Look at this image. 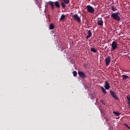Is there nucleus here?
<instances>
[{"label":"nucleus","instance_id":"nucleus-1","mask_svg":"<svg viewBox=\"0 0 130 130\" xmlns=\"http://www.w3.org/2000/svg\"><path fill=\"white\" fill-rule=\"evenodd\" d=\"M111 17V18H113L114 20H116V21H119L121 20L119 16V12H116L112 14Z\"/></svg>","mask_w":130,"mask_h":130},{"label":"nucleus","instance_id":"nucleus-2","mask_svg":"<svg viewBox=\"0 0 130 130\" xmlns=\"http://www.w3.org/2000/svg\"><path fill=\"white\" fill-rule=\"evenodd\" d=\"M86 9L87 12L90 13V14H94V13H95V9L90 5H87Z\"/></svg>","mask_w":130,"mask_h":130},{"label":"nucleus","instance_id":"nucleus-3","mask_svg":"<svg viewBox=\"0 0 130 130\" xmlns=\"http://www.w3.org/2000/svg\"><path fill=\"white\" fill-rule=\"evenodd\" d=\"M73 18L74 20V21H77L78 22V23H81V18L79 17V15L78 14H75L73 16Z\"/></svg>","mask_w":130,"mask_h":130},{"label":"nucleus","instance_id":"nucleus-4","mask_svg":"<svg viewBox=\"0 0 130 130\" xmlns=\"http://www.w3.org/2000/svg\"><path fill=\"white\" fill-rule=\"evenodd\" d=\"M105 61L106 66H109V64H110V62H111V57H110V56H108L105 58Z\"/></svg>","mask_w":130,"mask_h":130},{"label":"nucleus","instance_id":"nucleus-5","mask_svg":"<svg viewBox=\"0 0 130 130\" xmlns=\"http://www.w3.org/2000/svg\"><path fill=\"white\" fill-rule=\"evenodd\" d=\"M78 75L82 79H85L87 77V75H85V73L82 71H78Z\"/></svg>","mask_w":130,"mask_h":130},{"label":"nucleus","instance_id":"nucleus-6","mask_svg":"<svg viewBox=\"0 0 130 130\" xmlns=\"http://www.w3.org/2000/svg\"><path fill=\"white\" fill-rule=\"evenodd\" d=\"M97 21L99 26H103V20L102 18H98Z\"/></svg>","mask_w":130,"mask_h":130},{"label":"nucleus","instance_id":"nucleus-7","mask_svg":"<svg viewBox=\"0 0 130 130\" xmlns=\"http://www.w3.org/2000/svg\"><path fill=\"white\" fill-rule=\"evenodd\" d=\"M111 46L113 50L116 49L117 48V43H116V42L113 41L112 43Z\"/></svg>","mask_w":130,"mask_h":130},{"label":"nucleus","instance_id":"nucleus-8","mask_svg":"<svg viewBox=\"0 0 130 130\" xmlns=\"http://www.w3.org/2000/svg\"><path fill=\"white\" fill-rule=\"evenodd\" d=\"M105 88L106 90H109V89H110V84L107 81L105 82Z\"/></svg>","mask_w":130,"mask_h":130},{"label":"nucleus","instance_id":"nucleus-9","mask_svg":"<svg viewBox=\"0 0 130 130\" xmlns=\"http://www.w3.org/2000/svg\"><path fill=\"white\" fill-rule=\"evenodd\" d=\"M110 94L113 98H114L115 99H116V100H118V98H117V96H116V94L115 93V92L114 91L111 90Z\"/></svg>","mask_w":130,"mask_h":130},{"label":"nucleus","instance_id":"nucleus-10","mask_svg":"<svg viewBox=\"0 0 130 130\" xmlns=\"http://www.w3.org/2000/svg\"><path fill=\"white\" fill-rule=\"evenodd\" d=\"M88 35L86 37L87 39H89L91 36H92V32H91V30L88 31L87 33Z\"/></svg>","mask_w":130,"mask_h":130},{"label":"nucleus","instance_id":"nucleus-11","mask_svg":"<svg viewBox=\"0 0 130 130\" xmlns=\"http://www.w3.org/2000/svg\"><path fill=\"white\" fill-rule=\"evenodd\" d=\"M49 4L52 7V10H53L54 9V4H53V2L50 1L49 2Z\"/></svg>","mask_w":130,"mask_h":130},{"label":"nucleus","instance_id":"nucleus-12","mask_svg":"<svg viewBox=\"0 0 130 130\" xmlns=\"http://www.w3.org/2000/svg\"><path fill=\"white\" fill-rule=\"evenodd\" d=\"M122 78H123V80H127L128 79V76L125 75H122Z\"/></svg>","mask_w":130,"mask_h":130},{"label":"nucleus","instance_id":"nucleus-13","mask_svg":"<svg viewBox=\"0 0 130 130\" xmlns=\"http://www.w3.org/2000/svg\"><path fill=\"white\" fill-rule=\"evenodd\" d=\"M54 4L55 7H56L57 8H60V5H59V3L58 2H54Z\"/></svg>","mask_w":130,"mask_h":130},{"label":"nucleus","instance_id":"nucleus-14","mask_svg":"<svg viewBox=\"0 0 130 130\" xmlns=\"http://www.w3.org/2000/svg\"><path fill=\"white\" fill-rule=\"evenodd\" d=\"M50 30H53V29H54V24L51 23L50 24Z\"/></svg>","mask_w":130,"mask_h":130},{"label":"nucleus","instance_id":"nucleus-15","mask_svg":"<svg viewBox=\"0 0 130 130\" xmlns=\"http://www.w3.org/2000/svg\"><path fill=\"white\" fill-rule=\"evenodd\" d=\"M66 19V15L62 14L60 18V21H63Z\"/></svg>","mask_w":130,"mask_h":130},{"label":"nucleus","instance_id":"nucleus-16","mask_svg":"<svg viewBox=\"0 0 130 130\" xmlns=\"http://www.w3.org/2000/svg\"><path fill=\"white\" fill-rule=\"evenodd\" d=\"M102 90H103V93H104V94H107V91H106V89L103 88V87H102Z\"/></svg>","mask_w":130,"mask_h":130},{"label":"nucleus","instance_id":"nucleus-17","mask_svg":"<svg viewBox=\"0 0 130 130\" xmlns=\"http://www.w3.org/2000/svg\"><path fill=\"white\" fill-rule=\"evenodd\" d=\"M111 10H113V12H116V11H117L116 8H115L114 6H111Z\"/></svg>","mask_w":130,"mask_h":130},{"label":"nucleus","instance_id":"nucleus-18","mask_svg":"<svg viewBox=\"0 0 130 130\" xmlns=\"http://www.w3.org/2000/svg\"><path fill=\"white\" fill-rule=\"evenodd\" d=\"M91 51H92V52H97V50H96V49H95L94 48H91L90 49Z\"/></svg>","mask_w":130,"mask_h":130},{"label":"nucleus","instance_id":"nucleus-19","mask_svg":"<svg viewBox=\"0 0 130 130\" xmlns=\"http://www.w3.org/2000/svg\"><path fill=\"white\" fill-rule=\"evenodd\" d=\"M113 113L116 115V116H119L120 115V113L117 112H113Z\"/></svg>","mask_w":130,"mask_h":130},{"label":"nucleus","instance_id":"nucleus-20","mask_svg":"<svg viewBox=\"0 0 130 130\" xmlns=\"http://www.w3.org/2000/svg\"><path fill=\"white\" fill-rule=\"evenodd\" d=\"M61 7H62V8H63V9H64V8H66V7H67V5H66V4H64V3H61Z\"/></svg>","mask_w":130,"mask_h":130},{"label":"nucleus","instance_id":"nucleus-21","mask_svg":"<svg viewBox=\"0 0 130 130\" xmlns=\"http://www.w3.org/2000/svg\"><path fill=\"white\" fill-rule=\"evenodd\" d=\"M73 75H74V77H77V71H73Z\"/></svg>","mask_w":130,"mask_h":130},{"label":"nucleus","instance_id":"nucleus-22","mask_svg":"<svg viewBox=\"0 0 130 130\" xmlns=\"http://www.w3.org/2000/svg\"><path fill=\"white\" fill-rule=\"evenodd\" d=\"M64 3L65 4H66V5H68V4H69V3H70V1L69 0H63Z\"/></svg>","mask_w":130,"mask_h":130},{"label":"nucleus","instance_id":"nucleus-23","mask_svg":"<svg viewBox=\"0 0 130 130\" xmlns=\"http://www.w3.org/2000/svg\"><path fill=\"white\" fill-rule=\"evenodd\" d=\"M59 50H61V51H63V50H64V47H62L60 48V49H59Z\"/></svg>","mask_w":130,"mask_h":130},{"label":"nucleus","instance_id":"nucleus-24","mask_svg":"<svg viewBox=\"0 0 130 130\" xmlns=\"http://www.w3.org/2000/svg\"><path fill=\"white\" fill-rule=\"evenodd\" d=\"M101 103H103L104 105H105V103H104V101L103 100H101L100 101Z\"/></svg>","mask_w":130,"mask_h":130},{"label":"nucleus","instance_id":"nucleus-25","mask_svg":"<svg viewBox=\"0 0 130 130\" xmlns=\"http://www.w3.org/2000/svg\"><path fill=\"white\" fill-rule=\"evenodd\" d=\"M125 124V126H127V127H128V128H130V127H128V125H127V124Z\"/></svg>","mask_w":130,"mask_h":130}]
</instances>
